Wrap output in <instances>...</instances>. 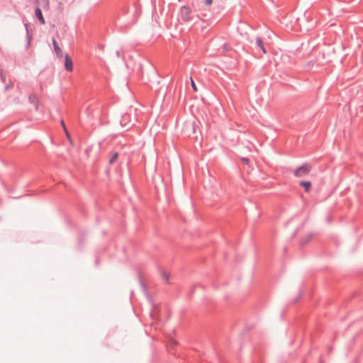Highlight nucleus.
<instances>
[{"mask_svg": "<svg viewBox=\"0 0 363 363\" xmlns=\"http://www.w3.org/2000/svg\"><path fill=\"white\" fill-rule=\"evenodd\" d=\"M191 10L189 7L183 6L180 9V16L183 21L187 22L191 19Z\"/></svg>", "mask_w": 363, "mask_h": 363, "instance_id": "f257e3e1", "label": "nucleus"}, {"mask_svg": "<svg viewBox=\"0 0 363 363\" xmlns=\"http://www.w3.org/2000/svg\"><path fill=\"white\" fill-rule=\"evenodd\" d=\"M310 170H311L310 166L308 164H304V165L300 167L299 168H298L295 171L294 174L297 177H304L309 173Z\"/></svg>", "mask_w": 363, "mask_h": 363, "instance_id": "f03ea898", "label": "nucleus"}, {"mask_svg": "<svg viewBox=\"0 0 363 363\" xmlns=\"http://www.w3.org/2000/svg\"><path fill=\"white\" fill-rule=\"evenodd\" d=\"M65 69L69 72H72L73 70V62L72 59L69 57V55H65Z\"/></svg>", "mask_w": 363, "mask_h": 363, "instance_id": "7ed1b4c3", "label": "nucleus"}, {"mask_svg": "<svg viewBox=\"0 0 363 363\" xmlns=\"http://www.w3.org/2000/svg\"><path fill=\"white\" fill-rule=\"evenodd\" d=\"M35 16L38 18V19L40 21V23L44 25L45 23V18L43 16L42 11L37 6L35 11Z\"/></svg>", "mask_w": 363, "mask_h": 363, "instance_id": "20e7f679", "label": "nucleus"}, {"mask_svg": "<svg viewBox=\"0 0 363 363\" xmlns=\"http://www.w3.org/2000/svg\"><path fill=\"white\" fill-rule=\"evenodd\" d=\"M28 100L31 104H33L35 105V109L37 111L38 110V98L35 94H31L28 97Z\"/></svg>", "mask_w": 363, "mask_h": 363, "instance_id": "39448f33", "label": "nucleus"}, {"mask_svg": "<svg viewBox=\"0 0 363 363\" xmlns=\"http://www.w3.org/2000/svg\"><path fill=\"white\" fill-rule=\"evenodd\" d=\"M52 41V45H53L54 50H55V52L56 55L58 57H62V50L58 46L56 40L55 38H53Z\"/></svg>", "mask_w": 363, "mask_h": 363, "instance_id": "423d86ee", "label": "nucleus"}, {"mask_svg": "<svg viewBox=\"0 0 363 363\" xmlns=\"http://www.w3.org/2000/svg\"><path fill=\"white\" fill-rule=\"evenodd\" d=\"M300 185L305 189V191L306 192H309L311 187V183L310 182H308V181L301 182Z\"/></svg>", "mask_w": 363, "mask_h": 363, "instance_id": "0eeeda50", "label": "nucleus"}, {"mask_svg": "<svg viewBox=\"0 0 363 363\" xmlns=\"http://www.w3.org/2000/svg\"><path fill=\"white\" fill-rule=\"evenodd\" d=\"M39 4H41V6L45 9H49V0H42L41 2Z\"/></svg>", "mask_w": 363, "mask_h": 363, "instance_id": "6e6552de", "label": "nucleus"}, {"mask_svg": "<svg viewBox=\"0 0 363 363\" xmlns=\"http://www.w3.org/2000/svg\"><path fill=\"white\" fill-rule=\"evenodd\" d=\"M118 158V153L115 152L109 160L110 164L114 163Z\"/></svg>", "mask_w": 363, "mask_h": 363, "instance_id": "1a4fd4ad", "label": "nucleus"}, {"mask_svg": "<svg viewBox=\"0 0 363 363\" xmlns=\"http://www.w3.org/2000/svg\"><path fill=\"white\" fill-rule=\"evenodd\" d=\"M256 43L259 48H262V46L264 45L262 40L259 37L256 38Z\"/></svg>", "mask_w": 363, "mask_h": 363, "instance_id": "9d476101", "label": "nucleus"}, {"mask_svg": "<svg viewBox=\"0 0 363 363\" xmlns=\"http://www.w3.org/2000/svg\"><path fill=\"white\" fill-rule=\"evenodd\" d=\"M190 80H191V85L192 89H194V91H197L198 88L191 77L190 78Z\"/></svg>", "mask_w": 363, "mask_h": 363, "instance_id": "9b49d317", "label": "nucleus"}, {"mask_svg": "<svg viewBox=\"0 0 363 363\" xmlns=\"http://www.w3.org/2000/svg\"><path fill=\"white\" fill-rule=\"evenodd\" d=\"M0 76H1V79L2 82H5V77L3 74V73H2V69L1 67H0Z\"/></svg>", "mask_w": 363, "mask_h": 363, "instance_id": "f8f14e48", "label": "nucleus"}, {"mask_svg": "<svg viewBox=\"0 0 363 363\" xmlns=\"http://www.w3.org/2000/svg\"><path fill=\"white\" fill-rule=\"evenodd\" d=\"M204 1H205V4H206V5H208V6L211 5V4H212V3H213V0H205Z\"/></svg>", "mask_w": 363, "mask_h": 363, "instance_id": "ddd939ff", "label": "nucleus"}, {"mask_svg": "<svg viewBox=\"0 0 363 363\" xmlns=\"http://www.w3.org/2000/svg\"><path fill=\"white\" fill-rule=\"evenodd\" d=\"M260 49L262 50V52L264 54H266L267 53V50L266 49L264 48V45L262 46V48H260Z\"/></svg>", "mask_w": 363, "mask_h": 363, "instance_id": "4468645a", "label": "nucleus"}, {"mask_svg": "<svg viewBox=\"0 0 363 363\" xmlns=\"http://www.w3.org/2000/svg\"><path fill=\"white\" fill-rule=\"evenodd\" d=\"M61 124H62V128H63L64 130H66V127H65V125L64 121H61Z\"/></svg>", "mask_w": 363, "mask_h": 363, "instance_id": "2eb2a0df", "label": "nucleus"}, {"mask_svg": "<svg viewBox=\"0 0 363 363\" xmlns=\"http://www.w3.org/2000/svg\"><path fill=\"white\" fill-rule=\"evenodd\" d=\"M12 86H12V84H8V85H6V89H10V88H11Z\"/></svg>", "mask_w": 363, "mask_h": 363, "instance_id": "dca6fc26", "label": "nucleus"}, {"mask_svg": "<svg viewBox=\"0 0 363 363\" xmlns=\"http://www.w3.org/2000/svg\"><path fill=\"white\" fill-rule=\"evenodd\" d=\"M242 161L245 163H248L249 160L247 159H242Z\"/></svg>", "mask_w": 363, "mask_h": 363, "instance_id": "f3484780", "label": "nucleus"}, {"mask_svg": "<svg viewBox=\"0 0 363 363\" xmlns=\"http://www.w3.org/2000/svg\"><path fill=\"white\" fill-rule=\"evenodd\" d=\"M65 132L67 136L69 138V133H68L67 130L66 129V130H65Z\"/></svg>", "mask_w": 363, "mask_h": 363, "instance_id": "a211bd4d", "label": "nucleus"}, {"mask_svg": "<svg viewBox=\"0 0 363 363\" xmlns=\"http://www.w3.org/2000/svg\"><path fill=\"white\" fill-rule=\"evenodd\" d=\"M65 132L67 136L69 138V133H68L67 130L66 129V130H65Z\"/></svg>", "mask_w": 363, "mask_h": 363, "instance_id": "6ab92c4d", "label": "nucleus"}, {"mask_svg": "<svg viewBox=\"0 0 363 363\" xmlns=\"http://www.w3.org/2000/svg\"><path fill=\"white\" fill-rule=\"evenodd\" d=\"M164 277L165 279H167V276L166 274H164Z\"/></svg>", "mask_w": 363, "mask_h": 363, "instance_id": "aec40b11", "label": "nucleus"}]
</instances>
